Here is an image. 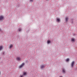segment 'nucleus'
Wrapping results in <instances>:
<instances>
[{"mask_svg": "<svg viewBox=\"0 0 77 77\" xmlns=\"http://www.w3.org/2000/svg\"><path fill=\"white\" fill-rule=\"evenodd\" d=\"M62 71H63V72H64V73L65 72V69H62Z\"/></svg>", "mask_w": 77, "mask_h": 77, "instance_id": "nucleus-6", "label": "nucleus"}, {"mask_svg": "<svg viewBox=\"0 0 77 77\" xmlns=\"http://www.w3.org/2000/svg\"><path fill=\"white\" fill-rule=\"evenodd\" d=\"M72 41H74V39L73 38H72Z\"/></svg>", "mask_w": 77, "mask_h": 77, "instance_id": "nucleus-15", "label": "nucleus"}, {"mask_svg": "<svg viewBox=\"0 0 77 77\" xmlns=\"http://www.w3.org/2000/svg\"><path fill=\"white\" fill-rule=\"evenodd\" d=\"M18 30H19V32H20L21 30V28H19Z\"/></svg>", "mask_w": 77, "mask_h": 77, "instance_id": "nucleus-12", "label": "nucleus"}, {"mask_svg": "<svg viewBox=\"0 0 77 77\" xmlns=\"http://www.w3.org/2000/svg\"><path fill=\"white\" fill-rule=\"evenodd\" d=\"M2 46H0V50H1L2 49Z\"/></svg>", "mask_w": 77, "mask_h": 77, "instance_id": "nucleus-13", "label": "nucleus"}, {"mask_svg": "<svg viewBox=\"0 0 77 77\" xmlns=\"http://www.w3.org/2000/svg\"><path fill=\"white\" fill-rule=\"evenodd\" d=\"M47 42H48V44H49V43H50V40H48V41H47Z\"/></svg>", "mask_w": 77, "mask_h": 77, "instance_id": "nucleus-9", "label": "nucleus"}, {"mask_svg": "<svg viewBox=\"0 0 77 77\" xmlns=\"http://www.w3.org/2000/svg\"><path fill=\"white\" fill-rule=\"evenodd\" d=\"M26 74H27V72H24L23 73V75H26Z\"/></svg>", "mask_w": 77, "mask_h": 77, "instance_id": "nucleus-14", "label": "nucleus"}, {"mask_svg": "<svg viewBox=\"0 0 77 77\" xmlns=\"http://www.w3.org/2000/svg\"><path fill=\"white\" fill-rule=\"evenodd\" d=\"M33 0H30V2H33Z\"/></svg>", "mask_w": 77, "mask_h": 77, "instance_id": "nucleus-16", "label": "nucleus"}, {"mask_svg": "<svg viewBox=\"0 0 77 77\" xmlns=\"http://www.w3.org/2000/svg\"><path fill=\"white\" fill-rule=\"evenodd\" d=\"M4 18V17L2 16H0V20H3V18Z\"/></svg>", "mask_w": 77, "mask_h": 77, "instance_id": "nucleus-2", "label": "nucleus"}, {"mask_svg": "<svg viewBox=\"0 0 77 77\" xmlns=\"http://www.w3.org/2000/svg\"><path fill=\"white\" fill-rule=\"evenodd\" d=\"M69 59L68 58V59H67L66 60V62H68V61H69Z\"/></svg>", "mask_w": 77, "mask_h": 77, "instance_id": "nucleus-8", "label": "nucleus"}, {"mask_svg": "<svg viewBox=\"0 0 77 77\" xmlns=\"http://www.w3.org/2000/svg\"><path fill=\"white\" fill-rule=\"evenodd\" d=\"M60 77H62V76H60Z\"/></svg>", "mask_w": 77, "mask_h": 77, "instance_id": "nucleus-19", "label": "nucleus"}, {"mask_svg": "<svg viewBox=\"0 0 77 77\" xmlns=\"http://www.w3.org/2000/svg\"><path fill=\"white\" fill-rule=\"evenodd\" d=\"M16 59L17 60H21V58H20V57H17V58H16Z\"/></svg>", "mask_w": 77, "mask_h": 77, "instance_id": "nucleus-4", "label": "nucleus"}, {"mask_svg": "<svg viewBox=\"0 0 77 77\" xmlns=\"http://www.w3.org/2000/svg\"><path fill=\"white\" fill-rule=\"evenodd\" d=\"M24 76V75H21L20 76V77H23Z\"/></svg>", "mask_w": 77, "mask_h": 77, "instance_id": "nucleus-17", "label": "nucleus"}, {"mask_svg": "<svg viewBox=\"0 0 77 77\" xmlns=\"http://www.w3.org/2000/svg\"><path fill=\"white\" fill-rule=\"evenodd\" d=\"M13 47V45H11L10 47V48H12V47Z\"/></svg>", "mask_w": 77, "mask_h": 77, "instance_id": "nucleus-11", "label": "nucleus"}, {"mask_svg": "<svg viewBox=\"0 0 77 77\" xmlns=\"http://www.w3.org/2000/svg\"><path fill=\"white\" fill-rule=\"evenodd\" d=\"M41 68L42 69V68H45V66H44V65H42L41 66Z\"/></svg>", "mask_w": 77, "mask_h": 77, "instance_id": "nucleus-5", "label": "nucleus"}, {"mask_svg": "<svg viewBox=\"0 0 77 77\" xmlns=\"http://www.w3.org/2000/svg\"><path fill=\"white\" fill-rule=\"evenodd\" d=\"M75 62L74 61H73L72 63V67H73L74 66V65Z\"/></svg>", "mask_w": 77, "mask_h": 77, "instance_id": "nucleus-3", "label": "nucleus"}, {"mask_svg": "<svg viewBox=\"0 0 77 77\" xmlns=\"http://www.w3.org/2000/svg\"><path fill=\"white\" fill-rule=\"evenodd\" d=\"M1 30V29H0V31Z\"/></svg>", "mask_w": 77, "mask_h": 77, "instance_id": "nucleus-20", "label": "nucleus"}, {"mask_svg": "<svg viewBox=\"0 0 77 77\" xmlns=\"http://www.w3.org/2000/svg\"><path fill=\"white\" fill-rule=\"evenodd\" d=\"M66 22H67L68 21V17H66Z\"/></svg>", "mask_w": 77, "mask_h": 77, "instance_id": "nucleus-7", "label": "nucleus"}, {"mask_svg": "<svg viewBox=\"0 0 77 77\" xmlns=\"http://www.w3.org/2000/svg\"><path fill=\"white\" fill-rule=\"evenodd\" d=\"M4 53H5V52H3V54H4Z\"/></svg>", "mask_w": 77, "mask_h": 77, "instance_id": "nucleus-18", "label": "nucleus"}, {"mask_svg": "<svg viewBox=\"0 0 77 77\" xmlns=\"http://www.w3.org/2000/svg\"><path fill=\"white\" fill-rule=\"evenodd\" d=\"M24 65V63H23L19 67V68H22Z\"/></svg>", "mask_w": 77, "mask_h": 77, "instance_id": "nucleus-1", "label": "nucleus"}, {"mask_svg": "<svg viewBox=\"0 0 77 77\" xmlns=\"http://www.w3.org/2000/svg\"><path fill=\"white\" fill-rule=\"evenodd\" d=\"M57 20L58 22H59L60 21V19L59 18H57Z\"/></svg>", "mask_w": 77, "mask_h": 77, "instance_id": "nucleus-10", "label": "nucleus"}]
</instances>
